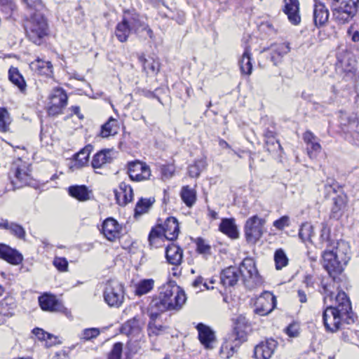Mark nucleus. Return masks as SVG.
I'll use <instances>...</instances> for the list:
<instances>
[{"label":"nucleus","instance_id":"35","mask_svg":"<svg viewBox=\"0 0 359 359\" xmlns=\"http://www.w3.org/2000/svg\"><path fill=\"white\" fill-rule=\"evenodd\" d=\"M158 312L154 309H151L150 313V321L148 324V334L150 337L153 335L157 336L164 330V327L157 322V318L159 316Z\"/></svg>","mask_w":359,"mask_h":359},{"label":"nucleus","instance_id":"47","mask_svg":"<svg viewBox=\"0 0 359 359\" xmlns=\"http://www.w3.org/2000/svg\"><path fill=\"white\" fill-rule=\"evenodd\" d=\"M206 162L203 159L196 161L194 164L189 166V175L191 177H197L200 173L205 169Z\"/></svg>","mask_w":359,"mask_h":359},{"label":"nucleus","instance_id":"64","mask_svg":"<svg viewBox=\"0 0 359 359\" xmlns=\"http://www.w3.org/2000/svg\"><path fill=\"white\" fill-rule=\"evenodd\" d=\"M297 297H298L299 301L301 303H306L307 302L306 294L303 290H299L297 291Z\"/></svg>","mask_w":359,"mask_h":359},{"label":"nucleus","instance_id":"30","mask_svg":"<svg viewBox=\"0 0 359 359\" xmlns=\"http://www.w3.org/2000/svg\"><path fill=\"white\" fill-rule=\"evenodd\" d=\"M39 305L42 310L47 311H56L60 308V304L55 296L44 294L39 297Z\"/></svg>","mask_w":359,"mask_h":359},{"label":"nucleus","instance_id":"51","mask_svg":"<svg viewBox=\"0 0 359 359\" xmlns=\"http://www.w3.org/2000/svg\"><path fill=\"white\" fill-rule=\"evenodd\" d=\"M235 351V346L230 341H224L220 348L219 355L222 358H229Z\"/></svg>","mask_w":359,"mask_h":359},{"label":"nucleus","instance_id":"37","mask_svg":"<svg viewBox=\"0 0 359 359\" xmlns=\"http://www.w3.org/2000/svg\"><path fill=\"white\" fill-rule=\"evenodd\" d=\"M247 329L248 325L245 318L243 316L238 317L233 328V333L236 335V339L245 341L246 339Z\"/></svg>","mask_w":359,"mask_h":359},{"label":"nucleus","instance_id":"43","mask_svg":"<svg viewBox=\"0 0 359 359\" xmlns=\"http://www.w3.org/2000/svg\"><path fill=\"white\" fill-rule=\"evenodd\" d=\"M163 238H165L163 229L161 225H158L151 230L148 239L151 246L157 247Z\"/></svg>","mask_w":359,"mask_h":359},{"label":"nucleus","instance_id":"50","mask_svg":"<svg viewBox=\"0 0 359 359\" xmlns=\"http://www.w3.org/2000/svg\"><path fill=\"white\" fill-rule=\"evenodd\" d=\"M194 243L196 245V250L198 253L204 255H209L211 254V246L205 239L198 237L195 239Z\"/></svg>","mask_w":359,"mask_h":359},{"label":"nucleus","instance_id":"22","mask_svg":"<svg viewBox=\"0 0 359 359\" xmlns=\"http://www.w3.org/2000/svg\"><path fill=\"white\" fill-rule=\"evenodd\" d=\"M117 203L121 206H125L131 202L133 198V191L131 187L122 182L118 186V189L114 190Z\"/></svg>","mask_w":359,"mask_h":359},{"label":"nucleus","instance_id":"63","mask_svg":"<svg viewBox=\"0 0 359 359\" xmlns=\"http://www.w3.org/2000/svg\"><path fill=\"white\" fill-rule=\"evenodd\" d=\"M203 278L201 276L197 277L195 280L193 282L192 285L195 288H200L201 285H203L206 289H210V287L206 283H203Z\"/></svg>","mask_w":359,"mask_h":359},{"label":"nucleus","instance_id":"42","mask_svg":"<svg viewBox=\"0 0 359 359\" xmlns=\"http://www.w3.org/2000/svg\"><path fill=\"white\" fill-rule=\"evenodd\" d=\"M154 286V280L151 278L142 279L135 285V294L142 296L149 293Z\"/></svg>","mask_w":359,"mask_h":359},{"label":"nucleus","instance_id":"60","mask_svg":"<svg viewBox=\"0 0 359 359\" xmlns=\"http://www.w3.org/2000/svg\"><path fill=\"white\" fill-rule=\"evenodd\" d=\"M344 71L346 73V76L350 78L353 77L356 71L355 65L354 63L349 64L348 67H344Z\"/></svg>","mask_w":359,"mask_h":359},{"label":"nucleus","instance_id":"16","mask_svg":"<svg viewBox=\"0 0 359 359\" xmlns=\"http://www.w3.org/2000/svg\"><path fill=\"white\" fill-rule=\"evenodd\" d=\"M0 259L12 265H19L23 261V256L16 249L4 243H0Z\"/></svg>","mask_w":359,"mask_h":359},{"label":"nucleus","instance_id":"12","mask_svg":"<svg viewBox=\"0 0 359 359\" xmlns=\"http://www.w3.org/2000/svg\"><path fill=\"white\" fill-rule=\"evenodd\" d=\"M276 298L269 291H264L257 299L255 302V313L259 316H266L276 307Z\"/></svg>","mask_w":359,"mask_h":359},{"label":"nucleus","instance_id":"21","mask_svg":"<svg viewBox=\"0 0 359 359\" xmlns=\"http://www.w3.org/2000/svg\"><path fill=\"white\" fill-rule=\"evenodd\" d=\"M313 22L318 27L324 26L328 21L329 11L325 5L318 0H314Z\"/></svg>","mask_w":359,"mask_h":359},{"label":"nucleus","instance_id":"38","mask_svg":"<svg viewBox=\"0 0 359 359\" xmlns=\"http://www.w3.org/2000/svg\"><path fill=\"white\" fill-rule=\"evenodd\" d=\"M139 61L141 62L144 71H145L147 74H156L159 72L160 64L158 61L154 60V59L148 60L145 58L144 55H140Z\"/></svg>","mask_w":359,"mask_h":359},{"label":"nucleus","instance_id":"23","mask_svg":"<svg viewBox=\"0 0 359 359\" xmlns=\"http://www.w3.org/2000/svg\"><path fill=\"white\" fill-rule=\"evenodd\" d=\"M239 270L236 266H229L224 269L220 275L221 283L224 287L235 285L240 278Z\"/></svg>","mask_w":359,"mask_h":359},{"label":"nucleus","instance_id":"56","mask_svg":"<svg viewBox=\"0 0 359 359\" xmlns=\"http://www.w3.org/2000/svg\"><path fill=\"white\" fill-rule=\"evenodd\" d=\"M265 144H266V149L269 151H275L281 148L280 143L276 139V137H274V138L271 137V139L270 138L265 139Z\"/></svg>","mask_w":359,"mask_h":359},{"label":"nucleus","instance_id":"46","mask_svg":"<svg viewBox=\"0 0 359 359\" xmlns=\"http://www.w3.org/2000/svg\"><path fill=\"white\" fill-rule=\"evenodd\" d=\"M335 286L334 283H323L320 292L323 294V302L325 304L332 302L334 296Z\"/></svg>","mask_w":359,"mask_h":359},{"label":"nucleus","instance_id":"49","mask_svg":"<svg viewBox=\"0 0 359 359\" xmlns=\"http://www.w3.org/2000/svg\"><path fill=\"white\" fill-rule=\"evenodd\" d=\"M274 261L276 264V269L277 270L282 269L288 264V259L282 249L277 250L274 255Z\"/></svg>","mask_w":359,"mask_h":359},{"label":"nucleus","instance_id":"6","mask_svg":"<svg viewBox=\"0 0 359 359\" xmlns=\"http://www.w3.org/2000/svg\"><path fill=\"white\" fill-rule=\"evenodd\" d=\"M335 20L345 24L355 16L359 8V0H330Z\"/></svg>","mask_w":359,"mask_h":359},{"label":"nucleus","instance_id":"27","mask_svg":"<svg viewBox=\"0 0 359 359\" xmlns=\"http://www.w3.org/2000/svg\"><path fill=\"white\" fill-rule=\"evenodd\" d=\"M30 69L35 73L50 77L53 75V65L50 62L45 61L39 57L29 64Z\"/></svg>","mask_w":359,"mask_h":359},{"label":"nucleus","instance_id":"39","mask_svg":"<svg viewBox=\"0 0 359 359\" xmlns=\"http://www.w3.org/2000/svg\"><path fill=\"white\" fill-rule=\"evenodd\" d=\"M93 146L88 144L74 156L75 165L78 168L84 166L88 162L90 154L93 151Z\"/></svg>","mask_w":359,"mask_h":359},{"label":"nucleus","instance_id":"31","mask_svg":"<svg viewBox=\"0 0 359 359\" xmlns=\"http://www.w3.org/2000/svg\"><path fill=\"white\" fill-rule=\"evenodd\" d=\"M238 65L242 74L250 76L252 74V53L248 46L245 48V50L238 60Z\"/></svg>","mask_w":359,"mask_h":359},{"label":"nucleus","instance_id":"25","mask_svg":"<svg viewBox=\"0 0 359 359\" xmlns=\"http://www.w3.org/2000/svg\"><path fill=\"white\" fill-rule=\"evenodd\" d=\"M303 140L307 145V151L311 158H314L321 151V146L317 141V137L309 130L303 134Z\"/></svg>","mask_w":359,"mask_h":359},{"label":"nucleus","instance_id":"7","mask_svg":"<svg viewBox=\"0 0 359 359\" xmlns=\"http://www.w3.org/2000/svg\"><path fill=\"white\" fill-rule=\"evenodd\" d=\"M8 177L13 190L27 184L29 180L27 163L20 158L13 161L8 172Z\"/></svg>","mask_w":359,"mask_h":359},{"label":"nucleus","instance_id":"58","mask_svg":"<svg viewBox=\"0 0 359 359\" xmlns=\"http://www.w3.org/2000/svg\"><path fill=\"white\" fill-rule=\"evenodd\" d=\"M30 11L34 10L36 12L41 11L43 5L41 0H23Z\"/></svg>","mask_w":359,"mask_h":359},{"label":"nucleus","instance_id":"19","mask_svg":"<svg viewBox=\"0 0 359 359\" xmlns=\"http://www.w3.org/2000/svg\"><path fill=\"white\" fill-rule=\"evenodd\" d=\"M269 50L271 61L274 65H278L282 62L283 57L290 51V46L287 42L274 43Z\"/></svg>","mask_w":359,"mask_h":359},{"label":"nucleus","instance_id":"8","mask_svg":"<svg viewBox=\"0 0 359 359\" xmlns=\"http://www.w3.org/2000/svg\"><path fill=\"white\" fill-rule=\"evenodd\" d=\"M103 297L104 302L111 307H119L124 300L123 285L117 280H108L104 286Z\"/></svg>","mask_w":359,"mask_h":359},{"label":"nucleus","instance_id":"61","mask_svg":"<svg viewBox=\"0 0 359 359\" xmlns=\"http://www.w3.org/2000/svg\"><path fill=\"white\" fill-rule=\"evenodd\" d=\"M286 333L291 337H295L298 335L299 332L295 325H290L286 328Z\"/></svg>","mask_w":359,"mask_h":359},{"label":"nucleus","instance_id":"13","mask_svg":"<svg viewBox=\"0 0 359 359\" xmlns=\"http://www.w3.org/2000/svg\"><path fill=\"white\" fill-rule=\"evenodd\" d=\"M128 175L131 180L140 182L149 179L151 170L149 167L140 161H134L128 163Z\"/></svg>","mask_w":359,"mask_h":359},{"label":"nucleus","instance_id":"2","mask_svg":"<svg viewBox=\"0 0 359 359\" xmlns=\"http://www.w3.org/2000/svg\"><path fill=\"white\" fill-rule=\"evenodd\" d=\"M130 33H134L140 39H154V34L149 25L143 21L140 15L134 10H126L121 22L117 24L115 35L120 42H126Z\"/></svg>","mask_w":359,"mask_h":359},{"label":"nucleus","instance_id":"1","mask_svg":"<svg viewBox=\"0 0 359 359\" xmlns=\"http://www.w3.org/2000/svg\"><path fill=\"white\" fill-rule=\"evenodd\" d=\"M334 301L335 305L327 306L323 313L325 329L331 332H335L354 321L351 302L346 294L338 292Z\"/></svg>","mask_w":359,"mask_h":359},{"label":"nucleus","instance_id":"20","mask_svg":"<svg viewBox=\"0 0 359 359\" xmlns=\"http://www.w3.org/2000/svg\"><path fill=\"white\" fill-rule=\"evenodd\" d=\"M238 269L240 271V278H242L243 282L257 278L258 271L255 267L254 260L251 258L244 259Z\"/></svg>","mask_w":359,"mask_h":359},{"label":"nucleus","instance_id":"14","mask_svg":"<svg viewBox=\"0 0 359 359\" xmlns=\"http://www.w3.org/2000/svg\"><path fill=\"white\" fill-rule=\"evenodd\" d=\"M278 342L273 339L262 341L254 348V355L256 359H270L275 352Z\"/></svg>","mask_w":359,"mask_h":359},{"label":"nucleus","instance_id":"9","mask_svg":"<svg viewBox=\"0 0 359 359\" xmlns=\"http://www.w3.org/2000/svg\"><path fill=\"white\" fill-rule=\"evenodd\" d=\"M266 219L254 215L248 218L245 225V236L248 243H255L263 235Z\"/></svg>","mask_w":359,"mask_h":359},{"label":"nucleus","instance_id":"11","mask_svg":"<svg viewBox=\"0 0 359 359\" xmlns=\"http://www.w3.org/2000/svg\"><path fill=\"white\" fill-rule=\"evenodd\" d=\"M121 332L122 334L130 337L131 339L134 337H136L137 339H140L141 324L140 319L137 317H134L132 319L128 320L122 325ZM127 346L133 353H137L140 348L138 346H134L133 347V342L132 339L128 342Z\"/></svg>","mask_w":359,"mask_h":359},{"label":"nucleus","instance_id":"34","mask_svg":"<svg viewBox=\"0 0 359 359\" xmlns=\"http://www.w3.org/2000/svg\"><path fill=\"white\" fill-rule=\"evenodd\" d=\"M111 151L109 149L101 150L95 154L91 161L93 168H100L111 161Z\"/></svg>","mask_w":359,"mask_h":359},{"label":"nucleus","instance_id":"33","mask_svg":"<svg viewBox=\"0 0 359 359\" xmlns=\"http://www.w3.org/2000/svg\"><path fill=\"white\" fill-rule=\"evenodd\" d=\"M69 194L79 201H86L90 199V191L85 185H74L68 189Z\"/></svg>","mask_w":359,"mask_h":359},{"label":"nucleus","instance_id":"26","mask_svg":"<svg viewBox=\"0 0 359 359\" xmlns=\"http://www.w3.org/2000/svg\"><path fill=\"white\" fill-rule=\"evenodd\" d=\"M164 231V236L166 239L173 241L178 237L180 227L177 219L175 217H168L161 225Z\"/></svg>","mask_w":359,"mask_h":359},{"label":"nucleus","instance_id":"32","mask_svg":"<svg viewBox=\"0 0 359 359\" xmlns=\"http://www.w3.org/2000/svg\"><path fill=\"white\" fill-rule=\"evenodd\" d=\"M219 229L231 238L235 239L238 237L237 226L233 218L223 219L219 224Z\"/></svg>","mask_w":359,"mask_h":359},{"label":"nucleus","instance_id":"15","mask_svg":"<svg viewBox=\"0 0 359 359\" xmlns=\"http://www.w3.org/2000/svg\"><path fill=\"white\" fill-rule=\"evenodd\" d=\"M299 0H283V12L287 15L289 22L297 25L301 22Z\"/></svg>","mask_w":359,"mask_h":359},{"label":"nucleus","instance_id":"28","mask_svg":"<svg viewBox=\"0 0 359 359\" xmlns=\"http://www.w3.org/2000/svg\"><path fill=\"white\" fill-rule=\"evenodd\" d=\"M332 201L333 205L331 209L330 217L338 219L344 213L348 198L346 195L341 194L333 198Z\"/></svg>","mask_w":359,"mask_h":359},{"label":"nucleus","instance_id":"45","mask_svg":"<svg viewBox=\"0 0 359 359\" xmlns=\"http://www.w3.org/2000/svg\"><path fill=\"white\" fill-rule=\"evenodd\" d=\"M313 233V227L312 224L309 222H305L300 226L299 237L304 242L311 241Z\"/></svg>","mask_w":359,"mask_h":359},{"label":"nucleus","instance_id":"62","mask_svg":"<svg viewBox=\"0 0 359 359\" xmlns=\"http://www.w3.org/2000/svg\"><path fill=\"white\" fill-rule=\"evenodd\" d=\"M58 343V340H57V338L53 335V334H50V337L48 338H47V339L45 340V346L46 347H51L53 346V345H55L56 344Z\"/></svg>","mask_w":359,"mask_h":359},{"label":"nucleus","instance_id":"10","mask_svg":"<svg viewBox=\"0 0 359 359\" xmlns=\"http://www.w3.org/2000/svg\"><path fill=\"white\" fill-rule=\"evenodd\" d=\"M50 102L47 108L49 116H55L62 113L67 104V95L62 88H55L50 97Z\"/></svg>","mask_w":359,"mask_h":359},{"label":"nucleus","instance_id":"41","mask_svg":"<svg viewBox=\"0 0 359 359\" xmlns=\"http://www.w3.org/2000/svg\"><path fill=\"white\" fill-rule=\"evenodd\" d=\"M8 77L9 80L18 86L20 91L22 92L25 90L26 83L17 68H10L8 71Z\"/></svg>","mask_w":359,"mask_h":359},{"label":"nucleus","instance_id":"40","mask_svg":"<svg viewBox=\"0 0 359 359\" xmlns=\"http://www.w3.org/2000/svg\"><path fill=\"white\" fill-rule=\"evenodd\" d=\"M118 133L117 121L110 117L107 123L102 126L100 135L102 137H108Z\"/></svg>","mask_w":359,"mask_h":359},{"label":"nucleus","instance_id":"18","mask_svg":"<svg viewBox=\"0 0 359 359\" xmlns=\"http://www.w3.org/2000/svg\"><path fill=\"white\" fill-rule=\"evenodd\" d=\"M198 339L205 348L211 349L216 343L214 332L205 325L199 323L197 325Z\"/></svg>","mask_w":359,"mask_h":359},{"label":"nucleus","instance_id":"4","mask_svg":"<svg viewBox=\"0 0 359 359\" xmlns=\"http://www.w3.org/2000/svg\"><path fill=\"white\" fill-rule=\"evenodd\" d=\"M344 250H347L346 245L341 242L338 243L336 249H326L323 253V266L333 280L342 272L343 264H346L349 259Z\"/></svg>","mask_w":359,"mask_h":359},{"label":"nucleus","instance_id":"17","mask_svg":"<svg viewBox=\"0 0 359 359\" xmlns=\"http://www.w3.org/2000/svg\"><path fill=\"white\" fill-rule=\"evenodd\" d=\"M102 233L109 241H114L120 238L121 227L116 220L112 217L106 219L102 224Z\"/></svg>","mask_w":359,"mask_h":359},{"label":"nucleus","instance_id":"48","mask_svg":"<svg viewBox=\"0 0 359 359\" xmlns=\"http://www.w3.org/2000/svg\"><path fill=\"white\" fill-rule=\"evenodd\" d=\"M11 119L8 111L5 108H0V131L6 133L9 130Z\"/></svg>","mask_w":359,"mask_h":359},{"label":"nucleus","instance_id":"24","mask_svg":"<svg viewBox=\"0 0 359 359\" xmlns=\"http://www.w3.org/2000/svg\"><path fill=\"white\" fill-rule=\"evenodd\" d=\"M165 257L170 264L178 266L182 262L183 250L180 246L171 243L165 249Z\"/></svg>","mask_w":359,"mask_h":359},{"label":"nucleus","instance_id":"59","mask_svg":"<svg viewBox=\"0 0 359 359\" xmlns=\"http://www.w3.org/2000/svg\"><path fill=\"white\" fill-rule=\"evenodd\" d=\"M32 333L38 338L39 340L45 341L50 337V333L45 332L41 328H34Z\"/></svg>","mask_w":359,"mask_h":359},{"label":"nucleus","instance_id":"54","mask_svg":"<svg viewBox=\"0 0 359 359\" xmlns=\"http://www.w3.org/2000/svg\"><path fill=\"white\" fill-rule=\"evenodd\" d=\"M123 350V344L117 342L114 344L113 348L108 355V359H121Z\"/></svg>","mask_w":359,"mask_h":359},{"label":"nucleus","instance_id":"55","mask_svg":"<svg viewBox=\"0 0 359 359\" xmlns=\"http://www.w3.org/2000/svg\"><path fill=\"white\" fill-rule=\"evenodd\" d=\"M100 334V330L97 328L85 329L81 335V338L85 340H90L97 337Z\"/></svg>","mask_w":359,"mask_h":359},{"label":"nucleus","instance_id":"5","mask_svg":"<svg viewBox=\"0 0 359 359\" xmlns=\"http://www.w3.org/2000/svg\"><path fill=\"white\" fill-rule=\"evenodd\" d=\"M25 29L28 39L39 46L45 42L49 33L47 20L40 11L31 14L25 22Z\"/></svg>","mask_w":359,"mask_h":359},{"label":"nucleus","instance_id":"57","mask_svg":"<svg viewBox=\"0 0 359 359\" xmlns=\"http://www.w3.org/2000/svg\"><path fill=\"white\" fill-rule=\"evenodd\" d=\"M273 226L278 230H283L285 227L290 225V218L288 216H283L280 219L273 222Z\"/></svg>","mask_w":359,"mask_h":359},{"label":"nucleus","instance_id":"53","mask_svg":"<svg viewBox=\"0 0 359 359\" xmlns=\"http://www.w3.org/2000/svg\"><path fill=\"white\" fill-rule=\"evenodd\" d=\"M53 264L60 272H66L68 271V262L64 257H55L53 259Z\"/></svg>","mask_w":359,"mask_h":359},{"label":"nucleus","instance_id":"3","mask_svg":"<svg viewBox=\"0 0 359 359\" xmlns=\"http://www.w3.org/2000/svg\"><path fill=\"white\" fill-rule=\"evenodd\" d=\"M187 301L184 291L175 282H169L164 285L158 297L151 302V309L161 313L166 311H179Z\"/></svg>","mask_w":359,"mask_h":359},{"label":"nucleus","instance_id":"36","mask_svg":"<svg viewBox=\"0 0 359 359\" xmlns=\"http://www.w3.org/2000/svg\"><path fill=\"white\" fill-rule=\"evenodd\" d=\"M180 197L187 207L191 208L196 201V191L188 185L184 186L180 191Z\"/></svg>","mask_w":359,"mask_h":359},{"label":"nucleus","instance_id":"52","mask_svg":"<svg viewBox=\"0 0 359 359\" xmlns=\"http://www.w3.org/2000/svg\"><path fill=\"white\" fill-rule=\"evenodd\" d=\"M320 238L323 243H327V247L330 246V228L327 226V224L326 222H323L321 224V231H320Z\"/></svg>","mask_w":359,"mask_h":359},{"label":"nucleus","instance_id":"29","mask_svg":"<svg viewBox=\"0 0 359 359\" xmlns=\"http://www.w3.org/2000/svg\"><path fill=\"white\" fill-rule=\"evenodd\" d=\"M0 229L9 231L13 236L19 239L25 240L26 232L25 229L15 222L1 219L0 220Z\"/></svg>","mask_w":359,"mask_h":359},{"label":"nucleus","instance_id":"44","mask_svg":"<svg viewBox=\"0 0 359 359\" xmlns=\"http://www.w3.org/2000/svg\"><path fill=\"white\" fill-rule=\"evenodd\" d=\"M154 203V198H140L136 204L135 208V215H141L144 213H146Z\"/></svg>","mask_w":359,"mask_h":359}]
</instances>
